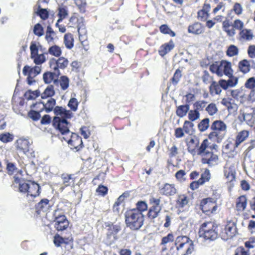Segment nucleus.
<instances>
[{"label": "nucleus", "mask_w": 255, "mask_h": 255, "mask_svg": "<svg viewBox=\"0 0 255 255\" xmlns=\"http://www.w3.org/2000/svg\"><path fill=\"white\" fill-rule=\"evenodd\" d=\"M54 113L56 115L53 120V126L58 129L62 134L66 136L63 138L67 141L69 144H71L73 141V139L76 138L78 142L82 144V140L80 137L76 134L72 133L69 135L70 138H68V134H70L69 126L70 124L67 122V119H71L72 117L73 114L69 111L67 110L62 107L56 106L54 109Z\"/></svg>", "instance_id": "obj_1"}, {"label": "nucleus", "mask_w": 255, "mask_h": 255, "mask_svg": "<svg viewBox=\"0 0 255 255\" xmlns=\"http://www.w3.org/2000/svg\"><path fill=\"white\" fill-rule=\"evenodd\" d=\"M127 226L132 230H137L143 225L144 215L138 210H131L125 214Z\"/></svg>", "instance_id": "obj_2"}, {"label": "nucleus", "mask_w": 255, "mask_h": 255, "mask_svg": "<svg viewBox=\"0 0 255 255\" xmlns=\"http://www.w3.org/2000/svg\"><path fill=\"white\" fill-rule=\"evenodd\" d=\"M174 245L179 255H189L194 251L193 241L186 236H179L176 237Z\"/></svg>", "instance_id": "obj_3"}, {"label": "nucleus", "mask_w": 255, "mask_h": 255, "mask_svg": "<svg viewBox=\"0 0 255 255\" xmlns=\"http://www.w3.org/2000/svg\"><path fill=\"white\" fill-rule=\"evenodd\" d=\"M199 236L206 241H214L218 237L217 226L209 222L202 224L199 231Z\"/></svg>", "instance_id": "obj_4"}, {"label": "nucleus", "mask_w": 255, "mask_h": 255, "mask_svg": "<svg viewBox=\"0 0 255 255\" xmlns=\"http://www.w3.org/2000/svg\"><path fill=\"white\" fill-rule=\"evenodd\" d=\"M200 206L202 211L208 215H210L211 213H214L217 209L216 202L211 198H206L202 200Z\"/></svg>", "instance_id": "obj_5"}, {"label": "nucleus", "mask_w": 255, "mask_h": 255, "mask_svg": "<svg viewBox=\"0 0 255 255\" xmlns=\"http://www.w3.org/2000/svg\"><path fill=\"white\" fill-rule=\"evenodd\" d=\"M30 143L28 139L24 138H20L17 140L16 148L19 152H21L27 156H33V152H29V146ZM34 155H33L34 156Z\"/></svg>", "instance_id": "obj_6"}, {"label": "nucleus", "mask_w": 255, "mask_h": 255, "mask_svg": "<svg viewBox=\"0 0 255 255\" xmlns=\"http://www.w3.org/2000/svg\"><path fill=\"white\" fill-rule=\"evenodd\" d=\"M68 59L63 57H60L57 60L53 58L49 62L50 68L56 71H59V68L65 69L68 66Z\"/></svg>", "instance_id": "obj_7"}, {"label": "nucleus", "mask_w": 255, "mask_h": 255, "mask_svg": "<svg viewBox=\"0 0 255 255\" xmlns=\"http://www.w3.org/2000/svg\"><path fill=\"white\" fill-rule=\"evenodd\" d=\"M201 162L203 164H207L211 167L215 166L218 164V156L210 151H208L206 154L202 156Z\"/></svg>", "instance_id": "obj_8"}, {"label": "nucleus", "mask_w": 255, "mask_h": 255, "mask_svg": "<svg viewBox=\"0 0 255 255\" xmlns=\"http://www.w3.org/2000/svg\"><path fill=\"white\" fill-rule=\"evenodd\" d=\"M54 227L58 231L66 229L69 226V222L64 215L55 217Z\"/></svg>", "instance_id": "obj_9"}, {"label": "nucleus", "mask_w": 255, "mask_h": 255, "mask_svg": "<svg viewBox=\"0 0 255 255\" xmlns=\"http://www.w3.org/2000/svg\"><path fill=\"white\" fill-rule=\"evenodd\" d=\"M236 170L234 165L227 163L224 168V175L230 182L235 179Z\"/></svg>", "instance_id": "obj_10"}, {"label": "nucleus", "mask_w": 255, "mask_h": 255, "mask_svg": "<svg viewBox=\"0 0 255 255\" xmlns=\"http://www.w3.org/2000/svg\"><path fill=\"white\" fill-rule=\"evenodd\" d=\"M41 72V66H35L31 67L28 65L25 66L23 69L22 73L24 75H29V76L35 77Z\"/></svg>", "instance_id": "obj_11"}, {"label": "nucleus", "mask_w": 255, "mask_h": 255, "mask_svg": "<svg viewBox=\"0 0 255 255\" xmlns=\"http://www.w3.org/2000/svg\"><path fill=\"white\" fill-rule=\"evenodd\" d=\"M160 192L161 194L166 196H173L177 192V189L173 184H165L163 187L160 189Z\"/></svg>", "instance_id": "obj_12"}, {"label": "nucleus", "mask_w": 255, "mask_h": 255, "mask_svg": "<svg viewBox=\"0 0 255 255\" xmlns=\"http://www.w3.org/2000/svg\"><path fill=\"white\" fill-rule=\"evenodd\" d=\"M239 119L241 122H243V121H245L249 126L252 127L254 125L255 122V114L254 113H243L240 114L239 116Z\"/></svg>", "instance_id": "obj_13"}, {"label": "nucleus", "mask_w": 255, "mask_h": 255, "mask_svg": "<svg viewBox=\"0 0 255 255\" xmlns=\"http://www.w3.org/2000/svg\"><path fill=\"white\" fill-rule=\"evenodd\" d=\"M236 233V227L234 223H229L225 227L224 234L225 235H223V237L225 240L233 237Z\"/></svg>", "instance_id": "obj_14"}, {"label": "nucleus", "mask_w": 255, "mask_h": 255, "mask_svg": "<svg viewBox=\"0 0 255 255\" xmlns=\"http://www.w3.org/2000/svg\"><path fill=\"white\" fill-rule=\"evenodd\" d=\"M221 132L222 131L220 130H212V131L209 133L208 137L210 139L214 142L218 143L221 142L226 134V132L225 131H223L222 133Z\"/></svg>", "instance_id": "obj_15"}, {"label": "nucleus", "mask_w": 255, "mask_h": 255, "mask_svg": "<svg viewBox=\"0 0 255 255\" xmlns=\"http://www.w3.org/2000/svg\"><path fill=\"white\" fill-rule=\"evenodd\" d=\"M40 186L38 184L34 182L30 181L27 191V195L35 197L39 195Z\"/></svg>", "instance_id": "obj_16"}, {"label": "nucleus", "mask_w": 255, "mask_h": 255, "mask_svg": "<svg viewBox=\"0 0 255 255\" xmlns=\"http://www.w3.org/2000/svg\"><path fill=\"white\" fill-rule=\"evenodd\" d=\"M59 71L54 70L53 72H48L43 74V79L45 83L48 84L52 81H55L60 75Z\"/></svg>", "instance_id": "obj_17"}, {"label": "nucleus", "mask_w": 255, "mask_h": 255, "mask_svg": "<svg viewBox=\"0 0 255 255\" xmlns=\"http://www.w3.org/2000/svg\"><path fill=\"white\" fill-rule=\"evenodd\" d=\"M188 31L193 34H200L204 32V27L199 22H195L188 26Z\"/></svg>", "instance_id": "obj_18"}, {"label": "nucleus", "mask_w": 255, "mask_h": 255, "mask_svg": "<svg viewBox=\"0 0 255 255\" xmlns=\"http://www.w3.org/2000/svg\"><path fill=\"white\" fill-rule=\"evenodd\" d=\"M199 140L198 138H192L188 144V151L192 155H196V148L198 147Z\"/></svg>", "instance_id": "obj_19"}, {"label": "nucleus", "mask_w": 255, "mask_h": 255, "mask_svg": "<svg viewBox=\"0 0 255 255\" xmlns=\"http://www.w3.org/2000/svg\"><path fill=\"white\" fill-rule=\"evenodd\" d=\"M240 39L244 41H251L254 37L252 30L249 29H243L239 33Z\"/></svg>", "instance_id": "obj_20"}, {"label": "nucleus", "mask_w": 255, "mask_h": 255, "mask_svg": "<svg viewBox=\"0 0 255 255\" xmlns=\"http://www.w3.org/2000/svg\"><path fill=\"white\" fill-rule=\"evenodd\" d=\"M211 129L212 130H220L221 133L223 131L227 132L226 125L222 121H215L211 126Z\"/></svg>", "instance_id": "obj_21"}, {"label": "nucleus", "mask_w": 255, "mask_h": 255, "mask_svg": "<svg viewBox=\"0 0 255 255\" xmlns=\"http://www.w3.org/2000/svg\"><path fill=\"white\" fill-rule=\"evenodd\" d=\"M209 141L207 139H204L202 142L201 145L196 150V154L200 155L202 157L204 156L209 150Z\"/></svg>", "instance_id": "obj_22"}, {"label": "nucleus", "mask_w": 255, "mask_h": 255, "mask_svg": "<svg viewBox=\"0 0 255 255\" xmlns=\"http://www.w3.org/2000/svg\"><path fill=\"white\" fill-rule=\"evenodd\" d=\"M238 146L235 141L227 140L224 144L223 150L227 153L231 152H234L236 148Z\"/></svg>", "instance_id": "obj_23"}, {"label": "nucleus", "mask_w": 255, "mask_h": 255, "mask_svg": "<svg viewBox=\"0 0 255 255\" xmlns=\"http://www.w3.org/2000/svg\"><path fill=\"white\" fill-rule=\"evenodd\" d=\"M174 47L173 41L171 40L168 43L162 45L159 50V54L163 56L170 51Z\"/></svg>", "instance_id": "obj_24"}, {"label": "nucleus", "mask_w": 255, "mask_h": 255, "mask_svg": "<svg viewBox=\"0 0 255 255\" xmlns=\"http://www.w3.org/2000/svg\"><path fill=\"white\" fill-rule=\"evenodd\" d=\"M174 238L173 234L169 233L166 236L162 238L160 246H162V251L167 250L166 244L174 241Z\"/></svg>", "instance_id": "obj_25"}, {"label": "nucleus", "mask_w": 255, "mask_h": 255, "mask_svg": "<svg viewBox=\"0 0 255 255\" xmlns=\"http://www.w3.org/2000/svg\"><path fill=\"white\" fill-rule=\"evenodd\" d=\"M237 210L239 211H244L247 206V198L245 196L239 197L237 200L236 204Z\"/></svg>", "instance_id": "obj_26"}, {"label": "nucleus", "mask_w": 255, "mask_h": 255, "mask_svg": "<svg viewBox=\"0 0 255 255\" xmlns=\"http://www.w3.org/2000/svg\"><path fill=\"white\" fill-rule=\"evenodd\" d=\"M222 66L224 74L228 77H231L233 75V70L232 69L231 63L227 61L222 60Z\"/></svg>", "instance_id": "obj_27"}, {"label": "nucleus", "mask_w": 255, "mask_h": 255, "mask_svg": "<svg viewBox=\"0 0 255 255\" xmlns=\"http://www.w3.org/2000/svg\"><path fill=\"white\" fill-rule=\"evenodd\" d=\"M189 108L190 107L188 104L179 106L176 110L177 115L181 118L184 117L189 111Z\"/></svg>", "instance_id": "obj_28"}, {"label": "nucleus", "mask_w": 255, "mask_h": 255, "mask_svg": "<svg viewBox=\"0 0 255 255\" xmlns=\"http://www.w3.org/2000/svg\"><path fill=\"white\" fill-rule=\"evenodd\" d=\"M239 68L244 74L249 72L250 70L249 62L246 59L240 61L239 63Z\"/></svg>", "instance_id": "obj_29"}, {"label": "nucleus", "mask_w": 255, "mask_h": 255, "mask_svg": "<svg viewBox=\"0 0 255 255\" xmlns=\"http://www.w3.org/2000/svg\"><path fill=\"white\" fill-rule=\"evenodd\" d=\"M222 91L220 84L215 81H212L210 86V92L212 95L220 94Z\"/></svg>", "instance_id": "obj_30"}, {"label": "nucleus", "mask_w": 255, "mask_h": 255, "mask_svg": "<svg viewBox=\"0 0 255 255\" xmlns=\"http://www.w3.org/2000/svg\"><path fill=\"white\" fill-rule=\"evenodd\" d=\"M55 94L53 86L52 85L48 86L44 91L41 94L42 99H46L50 98Z\"/></svg>", "instance_id": "obj_31"}, {"label": "nucleus", "mask_w": 255, "mask_h": 255, "mask_svg": "<svg viewBox=\"0 0 255 255\" xmlns=\"http://www.w3.org/2000/svg\"><path fill=\"white\" fill-rule=\"evenodd\" d=\"M188 203L187 197L185 195H180L178 196L176 205L179 208L184 207Z\"/></svg>", "instance_id": "obj_32"}, {"label": "nucleus", "mask_w": 255, "mask_h": 255, "mask_svg": "<svg viewBox=\"0 0 255 255\" xmlns=\"http://www.w3.org/2000/svg\"><path fill=\"white\" fill-rule=\"evenodd\" d=\"M40 92L38 90L35 91L28 90L24 94L25 98L28 100H34L40 95Z\"/></svg>", "instance_id": "obj_33"}, {"label": "nucleus", "mask_w": 255, "mask_h": 255, "mask_svg": "<svg viewBox=\"0 0 255 255\" xmlns=\"http://www.w3.org/2000/svg\"><path fill=\"white\" fill-rule=\"evenodd\" d=\"M73 38L71 34H66L64 37V43L68 49H71L73 47Z\"/></svg>", "instance_id": "obj_34"}, {"label": "nucleus", "mask_w": 255, "mask_h": 255, "mask_svg": "<svg viewBox=\"0 0 255 255\" xmlns=\"http://www.w3.org/2000/svg\"><path fill=\"white\" fill-rule=\"evenodd\" d=\"M161 210V207H151L148 211V216L150 219H155Z\"/></svg>", "instance_id": "obj_35"}, {"label": "nucleus", "mask_w": 255, "mask_h": 255, "mask_svg": "<svg viewBox=\"0 0 255 255\" xmlns=\"http://www.w3.org/2000/svg\"><path fill=\"white\" fill-rule=\"evenodd\" d=\"M248 136L249 132L247 130H243L240 132L237 135L236 140H235L236 144L239 145V144L244 141Z\"/></svg>", "instance_id": "obj_36"}, {"label": "nucleus", "mask_w": 255, "mask_h": 255, "mask_svg": "<svg viewBox=\"0 0 255 255\" xmlns=\"http://www.w3.org/2000/svg\"><path fill=\"white\" fill-rule=\"evenodd\" d=\"M58 10V15L59 16L58 22H61L64 18H65L67 16L68 10L67 7L65 6L59 7Z\"/></svg>", "instance_id": "obj_37"}, {"label": "nucleus", "mask_w": 255, "mask_h": 255, "mask_svg": "<svg viewBox=\"0 0 255 255\" xmlns=\"http://www.w3.org/2000/svg\"><path fill=\"white\" fill-rule=\"evenodd\" d=\"M210 120L208 118H205L202 120L198 124V127L200 131H204L209 127Z\"/></svg>", "instance_id": "obj_38"}, {"label": "nucleus", "mask_w": 255, "mask_h": 255, "mask_svg": "<svg viewBox=\"0 0 255 255\" xmlns=\"http://www.w3.org/2000/svg\"><path fill=\"white\" fill-rule=\"evenodd\" d=\"M230 25L229 24V21H225L223 23V27L224 29V30L226 31L228 34V35L230 36H233L236 32L235 31V29L234 28L230 29Z\"/></svg>", "instance_id": "obj_39"}, {"label": "nucleus", "mask_w": 255, "mask_h": 255, "mask_svg": "<svg viewBox=\"0 0 255 255\" xmlns=\"http://www.w3.org/2000/svg\"><path fill=\"white\" fill-rule=\"evenodd\" d=\"M61 52V48L57 45L52 46L48 49V53L56 57L59 56Z\"/></svg>", "instance_id": "obj_40"}, {"label": "nucleus", "mask_w": 255, "mask_h": 255, "mask_svg": "<svg viewBox=\"0 0 255 255\" xmlns=\"http://www.w3.org/2000/svg\"><path fill=\"white\" fill-rule=\"evenodd\" d=\"M31 58L33 59L34 62L37 65L41 64L45 61V57L43 54H38L37 53L31 56Z\"/></svg>", "instance_id": "obj_41"}, {"label": "nucleus", "mask_w": 255, "mask_h": 255, "mask_svg": "<svg viewBox=\"0 0 255 255\" xmlns=\"http://www.w3.org/2000/svg\"><path fill=\"white\" fill-rule=\"evenodd\" d=\"M71 174H62L61 175V178L62 179L63 184L64 185V187H67L69 186L71 182L73 181L72 180V177Z\"/></svg>", "instance_id": "obj_42"}, {"label": "nucleus", "mask_w": 255, "mask_h": 255, "mask_svg": "<svg viewBox=\"0 0 255 255\" xmlns=\"http://www.w3.org/2000/svg\"><path fill=\"white\" fill-rule=\"evenodd\" d=\"M55 35V32L53 30L50 26H48L46 32L45 39L48 43L53 40V36Z\"/></svg>", "instance_id": "obj_43"}, {"label": "nucleus", "mask_w": 255, "mask_h": 255, "mask_svg": "<svg viewBox=\"0 0 255 255\" xmlns=\"http://www.w3.org/2000/svg\"><path fill=\"white\" fill-rule=\"evenodd\" d=\"M55 104V100L54 99L50 98L45 104H43V106L45 109L46 111L47 112H49L53 110Z\"/></svg>", "instance_id": "obj_44"}, {"label": "nucleus", "mask_w": 255, "mask_h": 255, "mask_svg": "<svg viewBox=\"0 0 255 255\" xmlns=\"http://www.w3.org/2000/svg\"><path fill=\"white\" fill-rule=\"evenodd\" d=\"M239 53V49L234 45H230L226 52V54L228 56L233 57L238 55Z\"/></svg>", "instance_id": "obj_45"}, {"label": "nucleus", "mask_w": 255, "mask_h": 255, "mask_svg": "<svg viewBox=\"0 0 255 255\" xmlns=\"http://www.w3.org/2000/svg\"><path fill=\"white\" fill-rule=\"evenodd\" d=\"M121 230V227L119 225H113L112 226L110 227L109 229V232L107 234L108 236L111 235L113 234L114 236V238L115 239V236Z\"/></svg>", "instance_id": "obj_46"}, {"label": "nucleus", "mask_w": 255, "mask_h": 255, "mask_svg": "<svg viewBox=\"0 0 255 255\" xmlns=\"http://www.w3.org/2000/svg\"><path fill=\"white\" fill-rule=\"evenodd\" d=\"M206 111L210 116H213L217 113L218 110L217 106L214 103L209 104L206 108Z\"/></svg>", "instance_id": "obj_47"}, {"label": "nucleus", "mask_w": 255, "mask_h": 255, "mask_svg": "<svg viewBox=\"0 0 255 255\" xmlns=\"http://www.w3.org/2000/svg\"><path fill=\"white\" fill-rule=\"evenodd\" d=\"M69 80L66 76H61L59 80L60 85L63 90H66L69 87Z\"/></svg>", "instance_id": "obj_48"}, {"label": "nucleus", "mask_w": 255, "mask_h": 255, "mask_svg": "<svg viewBox=\"0 0 255 255\" xmlns=\"http://www.w3.org/2000/svg\"><path fill=\"white\" fill-rule=\"evenodd\" d=\"M160 30L161 32L163 34H169L172 37L175 36V32L172 31L167 25L163 24L161 25L160 27Z\"/></svg>", "instance_id": "obj_49"}, {"label": "nucleus", "mask_w": 255, "mask_h": 255, "mask_svg": "<svg viewBox=\"0 0 255 255\" xmlns=\"http://www.w3.org/2000/svg\"><path fill=\"white\" fill-rule=\"evenodd\" d=\"M48 203L49 200L48 199H42L37 204L36 208L39 210L43 211L48 208Z\"/></svg>", "instance_id": "obj_50"}, {"label": "nucleus", "mask_w": 255, "mask_h": 255, "mask_svg": "<svg viewBox=\"0 0 255 255\" xmlns=\"http://www.w3.org/2000/svg\"><path fill=\"white\" fill-rule=\"evenodd\" d=\"M193 127V123L190 121H186L184 123L183 129L186 133L191 134Z\"/></svg>", "instance_id": "obj_51"}, {"label": "nucleus", "mask_w": 255, "mask_h": 255, "mask_svg": "<svg viewBox=\"0 0 255 255\" xmlns=\"http://www.w3.org/2000/svg\"><path fill=\"white\" fill-rule=\"evenodd\" d=\"M200 117V113L197 110H190L188 114V118L191 121H195Z\"/></svg>", "instance_id": "obj_52"}, {"label": "nucleus", "mask_w": 255, "mask_h": 255, "mask_svg": "<svg viewBox=\"0 0 255 255\" xmlns=\"http://www.w3.org/2000/svg\"><path fill=\"white\" fill-rule=\"evenodd\" d=\"M210 178V174L209 170L206 169L201 175L199 179V182L203 184L205 182L209 180Z\"/></svg>", "instance_id": "obj_53"}, {"label": "nucleus", "mask_w": 255, "mask_h": 255, "mask_svg": "<svg viewBox=\"0 0 255 255\" xmlns=\"http://www.w3.org/2000/svg\"><path fill=\"white\" fill-rule=\"evenodd\" d=\"M33 32L35 35L38 36H41L43 35V28L40 24L37 23L35 25Z\"/></svg>", "instance_id": "obj_54"}, {"label": "nucleus", "mask_w": 255, "mask_h": 255, "mask_svg": "<svg viewBox=\"0 0 255 255\" xmlns=\"http://www.w3.org/2000/svg\"><path fill=\"white\" fill-rule=\"evenodd\" d=\"M207 102L205 101H199L194 104V107L198 111H203L206 107Z\"/></svg>", "instance_id": "obj_55"}, {"label": "nucleus", "mask_w": 255, "mask_h": 255, "mask_svg": "<svg viewBox=\"0 0 255 255\" xmlns=\"http://www.w3.org/2000/svg\"><path fill=\"white\" fill-rule=\"evenodd\" d=\"M13 140V136L9 133L0 134V140L3 142H8Z\"/></svg>", "instance_id": "obj_56"}, {"label": "nucleus", "mask_w": 255, "mask_h": 255, "mask_svg": "<svg viewBox=\"0 0 255 255\" xmlns=\"http://www.w3.org/2000/svg\"><path fill=\"white\" fill-rule=\"evenodd\" d=\"M30 180L24 182V181L19 185V190L20 192L27 193L28 191Z\"/></svg>", "instance_id": "obj_57"}, {"label": "nucleus", "mask_w": 255, "mask_h": 255, "mask_svg": "<svg viewBox=\"0 0 255 255\" xmlns=\"http://www.w3.org/2000/svg\"><path fill=\"white\" fill-rule=\"evenodd\" d=\"M78 102L76 98H71L68 104V107L73 111L77 110Z\"/></svg>", "instance_id": "obj_58"}, {"label": "nucleus", "mask_w": 255, "mask_h": 255, "mask_svg": "<svg viewBox=\"0 0 255 255\" xmlns=\"http://www.w3.org/2000/svg\"><path fill=\"white\" fill-rule=\"evenodd\" d=\"M181 71L179 69H177L172 78V82L174 84H177L181 77Z\"/></svg>", "instance_id": "obj_59"}, {"label": "nucleus", "mask_w": 255, "mask_h": 255, "mask_svg": "<svg viewBox=\"0 0 255 255\" xmlns=\"http://www.w3.org/2000/svg\"><path fill=\"white\" fill-rule=\"evenodd\" d=\"M147 209V205L146 203L144 201H139L136 204V209H133V210H138L140 212H142L146 210Z\"/></svg>", "instance_id": "obj_60"}, {"label": "nucleus", "mask_w": 255, "mask_h": 255, "mask_svg": "<svg viewBox=\"0 0 255 255\" xmlns=\"http://www.w3.org/2000/svg\"><path fill=\"white\" fill-rule=\"evenodd\" d=\"M245 87L247 88L252 89L255 87V78H250L245 83Z\"/></svg>", "instance_id": "obj_61"}, {"label": "nucleus", "mask_w": 255, "mask_h": 255, "mask_svg": "<svg viewBox=\"0 0 255 255\" xmlns=\"http://www.w3.org/2000/svg\"><path fill=\"white\" fill-rule=\"evenodd\" d=\"M233 9L236 14L241 15L243 12V8L240 3L236 2L234 5Z\"/></svg>", "instance_id": "obj_62"}, {"label": "nucleus", "mask_w": 255, "mask_h": 255, "mask_svg": "<svg viewBox=\"0 0 255 255\" xmlns=\"http://www.w3.org/2000/svg\"><path fill=\"white\" fill-rule=\"evenodd\" d=\"M244 22L240 19H236L234 21L233 27L234 28L240 30L243 29Z\"/></svg>", "instance_id": "obj_63"}, {"label": "nucleus", "mask_w": 255, "mask_h": 255, "mask_svg": "<svg viewBox=\"0 0 255 255\" xmlns=\"http://www.w3.org/2000/svg\"><path fill=\"white\" fill-rule=\"evenodd\" d=\"M28 116L33 121H38L40 118V114L36 111H31L28 113Z\"/></svg>", "instance_id": "obj_64"}]
</instances>
